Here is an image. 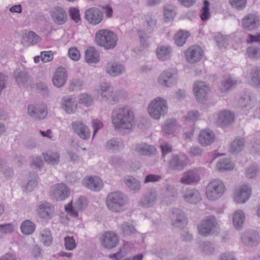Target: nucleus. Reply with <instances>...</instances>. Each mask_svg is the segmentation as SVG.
<instances>
[{"instance_id": "obj_1", "label": "nucleus", "mask_w": 260, "mask_h": 260, "mask_svg": "<svg viewBox=\"0 0 260 260\" xmlns=\"http://www.w3.org/2000/svg\"><path fill=\"white\" fill-rule=\"evenodd\" d=\"M112 123L115 129L120 131H132L135 126L134 112L127 106L116 107L111 114Z\"/></svg>"}, {"instance_id": "obj_2", "label": "nucleus", "mask_w": 260, "mask_h": 260, "mask_svg": "<svg viewBox=\"0 0 260 260\" xmlns=\"http://www.w3.org/2000/svg\"><path fill=\"white\" fill-rule=\"evenodd\" d=\"M126 203V197L121 191L112 192L108 194L106 199V204L108 209L114 212L123 211Z\"/></svg>"}, {"instance_id": "obj_3", "label": "nucleus", "mask_w": 260, "mask_h": 260, "mask_svg": "<svg viewBox=\"0 0 260 260\" xmlns=\"http://www.w3.org/2000/svg\"><path fill=\"white\" fill-rule=\"evenodd\" d=\"M117 35L108 29L99 30L95 35V41L97 45L106 49L114 48L117 44Z\"/></svg>"}, {"instance_id": "obj_4", "label": "nucleus", "mask_w": 260, "mask_h": 260, "mask_svg": "<svg viewBox=\"0 0 260 260\" xmlns=\"http://www.w3.org/2000/svg\"><path fill=\"white\" fill-rule=\"evenodd\" d=\"M168 107L167 101L162 98L157 97L149 104L148 112L150 116L154 119L158 120L167 114Z\"/></svg>"}, {"instance_id": "obj_5", "label": "nucleus", "mask_w": 260, "mask_h": 260, "mask_svg": "<svg viewBox=\"0 0 260 260\" xmlns=\"http://www.w3.org/2000/svg\"><path fill=\"white\" fill-rule=\"evenodd\" d=\"M216 219L213 216L207 217L203 220L198 226V231L200 235L207 237L213 235L217 230Z\"/></svg>"}, {"instance_id": "obj_6", "label": "nucleus", "mask_w": 260, "mask_h": 260, "mask_svg": "<svg viewBox=\"0 0 260 260\" xmlns=\"http://www.w3.org/2000/svg\"><path fill=\"white\" fill-rule=\"evenodd\" d=\"M225 190L223 182L219 179H215L208 184L206 188V196L210 200H215L223 195Z\"/></svg>"}, {"instance_id": "obj_7", "label": "nucleus", "mask_w": 260, "mask_h": 260, "mask_svg": "<svg viewBox=\"0 0 260 260\" xmlns=\"http://www.w3.org/2000/svg\"><path fill=\"white\" fill-rule=\"evenodd\" d=\"M99 93L103 100L111 104H115L119 101V93L114 91L112 86L108 83H103L100 86Z\"/></svg>"}, {"instance_id": "obj_8", "label": "nucleus", "mask_w": 260, "mask_h": 260, "mask_svg": "<svg viewBox=\"0 0 260 260\" xmlns=\"http://www.w3.org/2000/svg\"><path fill=\"white\" fill-rule=\"evenodd\" d=\"M119 237L113 232H107L101 238L102 246L107 249H111L116 247L119 244Z\"/></svg>"}, {"instance_id": "obj_9", "label": "nucleus", "mask_w": 260, "mask_h": 260, "mask_svg": "<svg viewBox=\"0 0 260 260\" xmlns=\"http://www.w3.org/2000/svg\"><path fill=\"white\" fill-rule=\"evenodd\" d=\"M187 61L191 63L199 62L203 56V50L198 45L189 47L184 52Z\"/></svg>"}, {"instance_id": "obj_10", "label": "nucleus", "mask_w": 260, "mask_h": 260, "mask_svg": "<svg viewBox=\"0 0 260 260\" xmlns=\"http://www.w3.org/2000/svg\"><path fill=\"white\" fill-rule=\"evenodd\" d=\"M51 195L57 201H62L67 198L70 193L69 189L63 183H58L52 186Z\"/></svg>"}, {"instance_id": "obj_11", "label": "nucleus", "mask_w": 260, "mask_h": 260, "mask_svg": "<svg viewBox=\"0 0 260 260\" xmlns=\"http://www.w3.org/2000/svg\"><path fill=\"white\" fill-rule=\"evenodd\" d=\"M260 24L259 17L254 13L246 15L242 19V26L247 30H253L258 28Z\"/></svg>"}, {"instance_id": "obj_12", "label": "nucleus", "mask_w": 260, "mask_h": 260, "mask_svg": "<svg viewBox=\"0 0 260 260\" xmlns=\"http://www.w3.org/2000/svg\"><path fill=\"white\" fill-rule=\"evenodd\" d=\"M84 17L89 23L96 25L102 21L103 13L99 9L93 7L85 11Z\"/></svg>"}, {"instance_id": "obj_13", "label": "nucleus", "mask_w": 260, "mask_h": 260, "mask_svg": "<svg viewBox=\"0 0 260 260\" xmlns=\"http://www.w3.org/2000/svg\"><path fill=\"white\" fill-rule=\"evenodd\" d=\"M217 125L221 126H227L234 120V114L229 110H222L214 115Z\"/></svg>"}, {"instance_id": "obj_14", "label": "nucleus", "mask_w": 260, "mask_h": 260, "mask_svg": "<svg viewBox=\"0 0 260 260\" xmlns=\"http://www.w3.org/2000/svg\"><path fill=\"white\" fill-rule=\"evenodd\" d=\"M74 132L82 139L87 140L90 137V131L88 127L80 121H75L72 123Z\"/></svg>"}, {"instance_id": "obj_15", "label": "nucleus", "mask_w": 260, "mask_h": 260, "mask_svg": "<svg viewBox=\"0 0 260 260\" xmlns=\"http://www.w3.org/2000/svg\"><path fill=\"white\" fill-rule=\"evenodd\" d=\"M182 198L185 202L192 204H196L202 200L200 192L196 188L189 187L183 191Z\"/></svg>"}, {"instance_id": "obj_16", "label": "nucleus", "mask_w": 260, "mask_h": 260, "mask_svg": "<svg viewBox=\"0 0 260 260\" xmlns=\"http://www.w3.org/2000/svg\"><path fill=\"white\" fill-rule=\"evenodd\" d=\"M157 200L156 192L154 190L149 189L142 196L138 204L142 207L150 208L156 203Z\"/></svg>"}, {"instance_id": "obj_17", "label": "nucleus", "mask_w": 260, "mask_h": 260, "mask_svg": "<svg viewBox=\"0 0 260 260\" xmlns=\"http://www.w3.org/2000/svg\"><path fill=\"white\" fill-rule=\"evenodd\" d=\"M176 76L168 70L164 71L158 78V82L161 86L170 87L177 83Z\"/></svg>"}, {"instance_id": "obj_18", "label": "nucleus", "mask_w": 260, "mask_h": 260, "mask_svg": "<svg viewBox=\"0 0 260 260\" xmlns=\"http://www.w3.org/2000/svg\"><path fill=\"white\" fill-rule=\"evenodd\" d=\"M172 225L175 228H182L186 223V218L184 212L179 209H173L170 216Z\"/></svg>"}, {"instance_id": "obj_19", "label": "nucleus", "mask_w": 260, "mask_h": 260, "mask_svg": "<svg viewBox=\"0 0 260 260\" xmlns=\"http://www.w3.org/2000/svg\"><path fill=\"white\" fill-rule=\"evenodd\" d=\"M83 184L87 188L94 191H99L103 187V181L96 176L85 178L83 181Z\"/></svg>"}, {"instance_id": "obj_20", "label": "nucleus", "mask_w": 260, "mask_h": 260, "mask_svg": "<svg viewBox=\"0 0 260 260\" xmlns=\"http://www.w3.org/2000/svg\"><path fill=\"white\" fill-rule=\"evenodd\" d=\"M193 90L197 100L203 102L206 99L209 88L204 82L198 81L194 83Z\"/></svg>"}, {"instance_id": "obj_21", "label": "nucleus", "mask_w": 260, "mask_h": 260, "mask_svg": "<svg viewBox=\"0 0 260 260\" xmlns=\"http://www.w3.org/2000/svg\"><path fill=\"white\" fill-rule=\"evenodd\" d=\"M251 192V187L244 185L235 192L234 200L237 203H244L249 199Z\"/></svg>"}, {"instance_id": "obj_22", "label": "nucleus", "mask_w": 260, "mask_h": 260, "mask_svg": "<svg viewBox=\"0 0 260 260\" xmlns=\"http://www.w3.org/2000/svg\"><path fill=\"white\" fill-rule=\"evenodd\" d=\"M27 112L29 115L38 119H44L47 114L46 107L44 105H29Z\"/></svg>"}, {"instance_id": "obj_23", "label": "nucleus", "mask_w": 260, "mask_h": 260, "mask_svg": "<svg viewBox=\"0 0 260 260\" xmlns=\"http://www.w3.org/2000/svg\"><path fill=\"white\" fill-rule=\"evenodd\" d=\"M241 238L243 243L249 247L256 246L260 242V237L256 232L245 233L241 236Z\"/></svg>"}, {"instance_id": "obj_24", "label": "nucleus", "mask_w": 260, "mask_h": 260, "mask_svg": "<svg viewBox=\"0 0 260 260\" xmlns=\"http://www.w3.org/2000/svg\"><path fill=\"white\" fill-rule=\"evenodd\" d=\"M37 211L41 218L51 219L54 213V207L49 203L45 202L39 205Z\"/></svg>"}, {"instance_id": "obj_25", "label": "nucleus", "mask_w": 260, "mask_h": 260, "mask_svg": "<svg viewBox=\"0 0 260 260\" xmlns=\"http://www.w3.org/2000/svg\"><path fill=\"white\" fill-rule=\"evenodd\" d=\"M54 22L58 25L64 24L67 20V14L64 10L60 7L54 8L51 12Z\"/></svg>"}, {"instance_id": "obj_26", "label": "nucleus", "mask_w": 260, "mask_h": 260, "mask_svg": "<svg viewBox=\"0 0 260 260\" xmlns=\"http://www.w3.org/2000/svg\"><path fill=\"white\" fill-rule=\"evenodd\" d=\"M135 151L140 155L151 156L155 154L156 149L153 145L145 143H140L136 145Z\"/></svg>"}, {"instance_id": "obj_27", "label": "nucleus", "mask_w": 260, "mask_h": 260, "mask_svg": "<svg viewBox=\"0 0 260 260\" xmlns=\"http://www.w3.org/2000/svg\"><path fill=\"white\" fill-rule=\"evenodd\" d=\"M124 148V144L120 139L113 138L107 141L105 149L107 151L111 152H118Z\"/></svg>"}, {"instance_id": "obj_28", "label": "nucleus", "mask_w": 260, "mask_h": 260, "mask_svg": "<svg viewBox=\"0 0 260 260\" xmlns=\"http://www.w3.org/2000/svg\"><path fill=\"white\" fill-rule=\"evenodd\" d=\"M13 77L19 87L25 86L29 79L28 74L20 69L16 70L13 73Z\"/></svg>"}, {"instance_id": "obj_29", "label": "nucleus", "mask_w": 260, "mask_h": 260, "mask_svg": "<svg viewBox=\"0 0 260 260\" xmlns=\"http://www.w3.org/2000/svg\"><path fill=\"white\" fill-rule=\"evenodd\" d=\"M67 81L66 70L62 67L58 68L52 78L53 84L57 87L62 86Z\"/></svg>"}, {"instance_id": "obj_30", "label": "nucleus", "mask_w": 260, "mask_h": 260, "mask_svg": "<svg viewBox=\"0 0 260 260\" xmlns=\"http://www.w3.org/2000/svg\"><path fill=\"white\" fill-rule=\"evenodd\" d=\"M214 138L215 135L212 131L204 129L201 131L199 134V142L203 146H208L214 142Z\"/></svg>"}, {"instance_id": "obj_31", "label": "nucleus", "mask_w": 260, "mask_h": 260, "mask_svg": "<svg viewBox=\"0 0 260 260\" xmlns=\"http://www.w3.org/2000/svg\"><path fill=\"white\" fill-rule=\"evenodd\" d=\"M200 179V176L197 171L189 170L183 174L180 178V182L184 184H190L199 181Z\"/></svg>"}, {"instance_id": "obj_32", "label": "nucleus", "mask_w": 260, "mask_h": 260, "mask_svg": "<svg viewBox=\"0 0 260 260\" xmlns=\"http://www.w3.org/2000/svg\"><path fill=\"white\" fill-rule=\"evenodd\" d=\"M245 144L244 139L237 137L230 144L229 151L232 154H237L244 149Z\"/></svg>"}, {"instance_id": "obj_33", "label": "nucleus", "mask_w": 260, "mask_h": 260, "mask_svg": "<svg viewBox=\"0 0 260 260\" xmlns=\"http://www.w3.org/2000/svg\"><path fill=\"white\" fill-rule=\"evenodd\" d=\"M156 53L159 60L161 61L168 60L171 57L172 48L168 46H159L156 48Z\"/></svg>"}, {"instance_id": "obj_34", "label": "nucleus", "mask_w": 260, "mask_h": 260, "mask_svg": "<svg viewBox=\"0 0 260 260\" xmlns=\"http://www.w3.org/2000/svg\"><path fill=\"white\" fill-rule=\"evenodd\" d=\"M125 185L134 193L139 191L141 188L140 181L132 176L125 177L123 179Z\"/></svg>"}, {"instance_id": "obj_35", "label": "nucleus", "mask_w": 260, "mask_h": 260, "mask_svg": "<svg viewBox=\"0 0 260 260\" xmlns=\"http://www.w3.org/2000/svg\"><path fill=\"white\" fill-rule=\"evenodd\" d=\"M77 107L76 101L69 96H66L62 99V107L68 114H72L75 112Z\"/></svg>"}, {"instance_id": "obj_36", "label": "nucleus", "mask_w": 260, "mask_h": 260, "mask_svg": "<svg viewBox=\"0 0 260 260\" xmlns=\"http://www.w3.org/2000/svg\"><path fill=\"white\" fill-rule=\"evenodd\" d=\"M125 71V67L120 64L114 63L108 64L106 68L107 73L112 77L119 76Z\"/></svg>"}, {"instance_id": "obj_37", "label": "nucleus", "mask_w": 260, "mask_h": 260, "mask_svg": "<svg viewBox=\"0 0 260 260\" xmlns=\"http://www.w3.org/2000/svg\"><path fill=\"white\" fill-rule=\"evenodd\" d=\"M85 54V59L88 63H96L99 61V52L94 47L88 48Z\"/></svg>"}, {"instance_id": "obj_38", "label": "nucleus", "mask_w": 260, "mask_h": 260, "mask_svg": "<svg viewBox=\"0 0 260 260\" xmlns=\"http://www.w3.org/2000/svg\"><path fill=\"white\" fill-rule=\"evenodd\" d=\"M169 165L171 169L180 171L184 168L185 164L178 155H173L169 161Z\"/></svg>"}, {"instance_id": "obj_39", "label": "nucleus", "mask_w": 260, "mask_h": 260, "mask_svg": "<svg viewBox=\"0 0 260 260\" xmlns=\"http://www.w3.org/2000/svg\"><path fill=\"white\" fill-rule=\"evenodd\" d=\"M238 81L230 76H227L223 78L222 80V87L221 90L222 92L226 91L237 86Z\"/></svg>"}, {"instance_id": "obj_40", "label": "nucleus", "mask_w": 260, "mask_h": 260, "mask_svg": "<svg viewBox=\"0 0 260 260\" xmlns=\"http://www.w3.org/2000/svg\"><path fill=\"white\" fill-rule=\"evenodd\" d=\"M20 229L23 234L29 235L35 232L36 225L30 220H25L22 222Z\"/></svg>"}, {"instance_id": "obj_41", "label": "nucleus", "mask_w": 260, "mask_h": 260, "mask_svg": "<svg viewBox=\"0 0 260 260\" xmlns=\"http://www.w3.org/2000/svg\"><path fill=\"white\" fill-rule=\"evenodd\" d=\"M40 239L45 246H50L53 241L51 231L46 229L41 231L40 233Z\"/></svg>"}, {"instance_id": "obj_42", "label": "nucleus", "mask_w": 260, "mask_h": 260, "mask_svg": "<svg viewBox=\"0 0 260 260\" xmlns=\"http://www.w3.org/2000/svg\"><path fill=\"white\" fill-rule=\"evenodd\" d=\"M189 35L188 31L180 30L174 37L175 43L178 46H182L185 43L186 39Z\"/></svg>"}, {"instance_id": "obj_43", "label": "nucleus", "mask_w": 260, "mask_h": 260, "mask_svg": "<svg viewBox=\"0 0 260 260\" xmlns=\"http://www.w3.org/2000/svg\"><path fill=\"white\" fill-rule=\"evenodd\" d=\"M176 121L174 119L167 120L162 126V131L166 135L173 134L176 129Z\"/></svg>"}, {"instance_id": "obj_44", "label": "nucleus", "mask_w": 260, "mask_h": 260, "mask_svg": "<svg viewBox=\"0 0 260 260\" xmlns=\"http://www.w3.org/2000/svg\"><path fill=\"white\" fill-rule=\"evenodd\" d=\"M251 84L260 88V67H254L250 71Z\"/></svg>"}, {"instance_id": "obj_45", "label": "nucleus", "mask_w": 260, "mask_h": 260, "mask_svg": "<svg viewBox=\"0 0 260 260\" xmlns=\"http://www.w3.org/2000/svg\"><path fill=\"white\" fill-rule=\"evenodd\" d=\"M245 219L244 213L242 210L236 211L233 215V222L236 229L241 228Z\"/></svg>"}, {"instance_id": "obj_46", "label": "nucleus", "mask_w": 260, "mask_h": 260, "mask_svg": "<svg viewBox=\"0 0 260 260\" xmlns=\"http://www.w3.org/2000/svg\"><path fill=\"white\" fill-rule=\"evenodd\" d=\"M156 19L151 16L147 17L144 23V31L147 34L152 33L156 27Z\"/></svg>"}, {"instance_id": "obj_47", "label": "nucleus", "mask_w": 260, "mask_h": 260, "mask_svg": "<svg viewBox=\"0 0 260 260\" xmlns=\"http://www.w3.org/2000/svg\"><path fill=\"white\" fill-rule=\"evenodd\" d=\"M217 168L220 172L226 170H231L234 168L233 164L229 158H222L218 161L216 165Z\"/></svg>"}, {"instance_id": "obj_48", "label": "nucleus", "mask_w": 260, "mask_h": 260, "mask_svg": "<svg viewBox=\"0 0 260 260\" xmlns=\"http://www.w3.org/2000/svg\"><path fill=\"white\" fill-rule=\"evenodd\" d=\"M166 196L168 198L176 199L178 196V191L175 185L167 182L164 186Z\"/></svg>"}, {"instance_id": "obj_49", "label": "nucleus", "mask_w": 260, "mask_h": 260, "mask_svg": "<svg viewBox=\"0 0 260 260\" xmlns=\"http://www.w3.org/2000/svg\"><path fill=\"white\" fill-rule=\"evenodd\" d=\"M45 161L49 164H57L59 161V155L57 152H48L43 153Z\"/></svg>"}, {"instance_id": "obj_50", "label": "nucleus", "mask_w": 260, "mask_h": 260, "mask_svg": "<svg viewBox=\"0 0 260 260\" xmlns=\"http://www.w3.org/2000/svg\"><path fill=\"white\" fill-rule=\"evenodd\" d=\"M200 249L204 254H211L214 252L215 246L209 241H205L200 243Z\"/></svg>"}, {"instance_id": "obj_51", "label": "nucleus", "mask_w": 260, "mask_h": 260, "mask_svg": "<svg viewBox=\"0 0 260 260\" xmlns=\"http://www.w3.org/2000/svg\"><path fill=\"white\" fill-rule=\"evenodd\" d=\"M109 164L115 168H118L125 165V161L118 155L112 156L109 160Z\"/></svg>"}, {"instance_id": "obj_52", "label": "nucleus", "mask_w": 260, "mask_h": 260, "mask_svg": "<svg viewBox=\"0 0 260 260\" xmlns=\"http://www.w3.org/2000/svg\"><path fill=\"white\" fill-rule=\"evenodd\" d=\"M38 175L35 173H33L32 175L30 176L28 182L24 186L25 191L26 192H30L36 187L38 182Z\"/></svg>"}, {"instance_id": "obj_53", "label": "nucleus", "mask_w": 260, "mask_h": 260, "mask_svg": "<svg viewBox=\"0 0 260 260\" xmlns=\"http://www.w3.org/2000/svg\"><path fill=\"white\" fill-rule=\"evenodd\" d=\"M246 53L249 57L252 59L260 58V48L255 46L248 47L246 50Z\"/></svg>"}, {"instance_id": "obj_54", "label": "nucleus", "mask_w": 260, "mask_h": 260, "mask_svg": "<svg viewBox=\"0 0 260 260\" xmlns=\"http://www.w3.org/2000/svg\"><path fill=\"white\" fill-rule=\"evenodd\" d=\"M121 229L123 234L126 236H129L136 233V230L134 226L127 222H124L121 226Z\"/></svg>"}, {"instance_id": "obj_55", "label": "nucleus", "mask_w": 260, "mask_h": 260, "mask_svg": "<svg viewBox=\"0 0 260 260\" xmlns=\"http://www.w3.org/2000/svg\"><path fill=\"white\" fill-rule=\"evenodd\" d=\"M251 96L249 93H245L240 98L239 104L241 107H245L250 105L251 102Z\"/></svg>"}, {"instance_id": "obj_56", "label": "nucleus", "mask_w": 260, "mask_h": 260, "mask_svg": "<svg viewBox=\"0 0 260 260\" xmlns=\"http://www.w3.org/2000/svg\"><path fill=\"white\" fill-rule=\"evenodd\" d=\"M164 13L166 21L172 20L175 16V12L173 9L168 6L164 8Z\"/></svg>"}, {"instance_id": "obj_57", "label": "nucleus", "mask_w": 260, "mask_h": 260, "mask_svg": "<svg viewBox=\"0 0 260 260\" xmlns=\"http://www.w3.org/2000/svg\"><path fill=\"white\" fill-rule=\"evenodd\" d=\"M231 6L240 10L244 9L246 5V0H230Z\"/></svg>"}, {"instance_id": "obj_58", "label": "nucleus", "mask_w": 260, "mask_h": 260, "mask_svg": "<svg viewBox=\"0 0 260 260\" xmlns=\"http://www.w3.org/2000/svg\"><path fill=\"white\" fill-rule=\"evenodd\" d=\"M64 246L67 249L72 250L76 247V243L73 237L64 238Z\"/></svg>"}, {"instance_id": "obj_59", "label": "nucleus", "mask_w": 260, "mask_h": 260, "mask_svg": "<svg viewBox=\"0 0 260 260\" xmlns=\"http://www.w3.org/2000/svg\"><path fill=\"white\" fill-rule=\"evenodd\" d=\"M53 59V53L51 51L41 52V59L43 62L51 61Z\"/></svg>"}, {"instance_id": "obj_60", "label": "nucleus", "mask_w": 260, "mask_h": 260, "mask_svg": "<svg viewBox=\"0 0 260 260\" xmlns=\"http://www.w3.org/2000/svg\"><path fill=\"white\" fill-rule=\"evenodd\" d=\"M27 41L30 44H34L39 42L41 38L33 31H29L27 36Z\"/></svg>"}, {"instance_id": "obj_61", "label": "nucleus", "mask_w": 260, "mask_h": 260, "mask_svg": "<svg viewBox=\"0 0 260 260\" xmlns=\"http://www.w3.org/2000/svg\"><path fill=\"white\" fill-rule=\"evenodd\" d=\"M86 206V200L82 197H80L76 201L73 206L77 210L81 211L84 209Z\"/></svg>"}, {"instance_id": "obj_62", "label": "nucleus", "mask_w": 260, "mask_h": 260, "mask_svg": "<svg viewBox=\"0 0 260 260\" xmlns=\"http://www.w3.org/2000/svg\"><path fill=\"white\" fill-rule=\"evenodd\" d=\"M14 230V226L11 223L0 224V234H10L13 232Z\"/></svg>"}, {"instance_id": "obj_63", "label": "nucleus", "mask_w": 260, "mask_h": 260, "mask_svg": "<svg viewBox=\"0 0 260 260\" xmlns=\"http://www.w3.org/2000/svg\"><path fill=\"white\" fill-rule=\"evenodd\" d=\"M70 16L72 20L76 22H78L80 20V16L79 11L77 8H71L69 10Z\"/></svg>"}, {"instance_id": "obj_64", "label": "nucleus", "mask_w": 260, "mask_h": 260, "mask_svg": "<svg viewBox=\"0 0 260 260\" xmlns=\"http://www.w3.org/2000/svg\"><path fill=\"white\" fill-rule=\"evenodd\" d=\"M68 54L70 57L74 60H78L80 58V53L78 49L75 47H72L69 49Z\"/></svg>"}]
</instances>
